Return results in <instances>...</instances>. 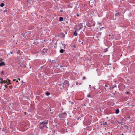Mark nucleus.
<instances>
[{
    "mask_svg": "<svg viewBox=\"0 0 135 135\" xmlns=\"http://www.w3.org/2000/svg\"><path fill=\"white\" fill-rule=\"evenodd\" d=\"M111 135H112V134H111Z\"/></svg>",
    "mask_w": 135,
    "mask_h": 135,
    "instance_id": "nucleus-54",
    "label": "nucleus"
},
{
    "mask_svg": "<svg viewBox=\"0 0 135 135\" xmlns=\"http://www.w3.org/2000/svg\"><path fill=\"white\" fill-rule=\"evenodd\" d=\"M9 88L10 89H11L12 88V86H9Z\"/></svg>",
    "mask_w": 135,
    "mask_h": 135,
    "instance_id": "nucleus-27",
    "label": "nucleus"
},
{
    "mask_svg": "<svg viewBox=\"0 0 135 135\" xmlns=\"http://www.w3.org/2000/svg\"><path fill=\"white\" fill-rule=\"evenodd\" d=\"M76 16H79V15L78 14H77L76 15Z\"/></svg>",
    "mask_w": 135,
    "mask_h": 135,
    "instance_id": "nucleus-36",
    "label": "nucleus"
},
{
    "mask_svg": "<svg viewBox=\"0 0 135 135\" xmlns=\"http://www.w3.org/2000/svg\"><path fill=\"white\" fill-rule=\"evenodd\" d=\"M20 52H21V51L20 50H19L17 52V53L18 54H21V53H20Z\"/></svg>",
    "mask_w": 135,
    "mask_h": 135,
    "instance_id": "nucleus-17",
    "label": "nucleus"
},
{
    "mask_svg": "<svg viewBox=\"0 0 135 135\" xmlns=\"http://www.w3.org/2000/svg\"><path fill=\"white\" fill-rule=\"evenodd\" d=\"M79 42H81V41H80V40H79Z\"/></svg>",
    "mask_w": 135,
    "mask_h": 135,
    "instance_id": "nucleus-40",
    "label": "nucleus"
},
{
    "mask_svg": "<svg viewBox=\"0 0 135 135\" xmlns=\"http://www.w3.org/2000/svg\"><path fill=\"white\" fill-rule=\"evenodd\" d=\"M60 35L61 36L60 37H64L65 36V34L62 33H60Z\"/></svg>",
    "mask_w": 135,
    "mask_h": 135,
    "instance_id": "nucleus-4",
    "label": "nucleus"
},
{
    "mask_svg": "<svg viewBox=\"0 0 135 135\" xmlns=\"http://www.w3.org/2000/svg\"><path fill=\"white\" fill-rule=\"evenodd\" d=\"M126 93L127 94H128L129 93V92H126Z\"/></svg>",
    "mask_w": 135,
    "mask_h": 135,
    "instance_id": "nucleus-25",
    "label": "nucleus"
},
{
    "mask_svg": "<svg viewBox=\"0 0 135 135\" xmlns=\"http://www.w3.org/2000/svg\"><path fill=\"white\" fill-rule=\"evenodd\" d=\"M18 80H20V78H18Z\"/></svg>",
    "mask_w": 135,
    "mask_h": 135,
    "instance_id": "nucleus-33",
    "label": "nucleus"
},
{
    "mask_svg": "<svg viewBox=\"0 0 135 135\" xmlns=\"http://www.w3.org/2000/svg\"><path fill=\"white\" fill-rule=\"evenodd\" d=\"M90 86H91V85H89V86H90Z\"/></svg>",
    "mask_w": 135,
    "mask_h": 135,
    "instance_id": "nucleus-51",
    "label": "nucleus"
},
{
    "mask_svg": "<svg viewBox=\"0 0 135 135\" xmlns=\"http://www.w3.org/2000/svg\"><path fill=\"white\" fill-rule=\"evenodd\" d=\"M121 135H124V134L123 133H122Z\"/></svg>",
    "mask_w": 135,
    "mask_h": 135,
    "instance_id": "nucleus-42",
    "label": "nucleus"
},
{
    "mask_svg": "<svg viewBox=\"0 0 135 135\" xmlns=\"http://www.w3.org/2000/svg\"><path fill=\"white\" fill-rule=\"evenodd\" d=\"M10 52L11 54H12V52L11 51Z\"/></svg>",
    "mask_w": 135,
    "mask_h": 135,
    "instance_id": "nucleus-38",
    "label": "nucleus"
},
{
    "mask_svg": "<svg viewBox=\"0 0 135 135\" xmlns=\"http://www.w3.org/2000/svg\"><path fill=\"white\" fill-rule=\"evenodd\" d=\"M15 37V36H13V37Z\"/></svg>",
    "mask_w": 135,
    "mask_h": 135,
    "instance_id": "nucleus-50",
    "label": "nucleus"
},
{
    "mask_svg": "<svg viewBox=\"0 0 135 135\" xmlns=\"http://www.w3.org/2000/svg\"><path fill=\"white\" fill-rule=\"evenodd\" d=\"M67 114L65 112L62 113L61 114H59V117L60 118H64L66 115Z\"/></svg>",
    "mask_w": 135,
    "mask_h": 135,
    "instance_id": "nucleus-2",
    "label": "nucleus"
},
{
    "mask_svg": "<svg viewBox=\"0 0 135 135\" xmlns=\"http://www.w3.org/2000/svg\"><path fill=\"white\" fill-rule=\"evenodd\" d=\"M48 120H45V121H42L40 122L39 124L38 127L40 129L42 130L45 127L47 128L48 127L46 126V125L48 123Z\"/></svg>",
    "mask_w": 135,
    "mask_h": 135,
    "instance_id": "nucleus-1",
    "label": "nucleus"
},
{
    "mask_svg": "<svg viewBox=\"0 0 135 135\" xmlns=\"http://www.w3.org/2000/svg\"><path fill=\"white\" fill-rule=\"evenodd\" d=\"M108 133L110 134V133L109 132Z\"/></svg>",
    "mask_w": 135,
    "mask_h": 135,
    "instance_id": "nucleus-49",
    "label": "nucleus"
},
{
    "mask_svg": "<svg viewBox=\"0 0 135 135\" xmlns=\"http://www.w3.org/2000/svg\"><path fill=\"white\" fill-rule=\"evenodd\" d=\"M16 82L17 83H18V81L17 80H16Z\"/></svg>",
    "mask_w": 135,
    "mask_h": 135,
    "instance_id": "nucleus-39",
    "label": "nucleus"
},
{
    "mask_svg": "<svg viewBox=\"0 0 135 135\" xmlns=\"http://www.w3.org/2000/svg\"><path fill=\"white\" fill-rule=\"evenodd\" d=\"M22 83H23V81H22Z\"/></svg>",
    "mask_w": 135,
    "mask_h": 135,
    "instance_id": "nucleus-43",
    "label": "nucleus"
},
{
    "mask_svg": "<svg viewBox=\"0 0 135 135\" xmlns=\"http://www.w3.org/2000/svg\"><path fill=\"white\" fill-rule=\"evenodd\" d=\"M78 84H79V83H78V82H76V85H78Z\"/></svg>",
    "mask_w": 135,
    "mask_h": 135,
    "instance_id": "nucleus-30",
    "label": "nucleus"
},
{
    "mask_svg": "<svg viewBox=\"0 0 135 135\" xmlns=\"http://www.w3.org/2000/svg\"><path fill=\"white\" fill-rule=\"evenodd\" d=\"M65 51V50H63V49H61L60 50V52L61 53H63L64 51Z\"/></svg>",
    "mask_w": 135,
    "mask_h": 135,
    "instance_id": "nucleus-9",
    "label": "nucleus"
},
{
    "mask_svg": "<svg viewBox=\"0 0 135 135\" xmlns=\"http://www.w3.org/2000/svg\"><path fill=\"white\" fill-rule=\"evenodd\" d=\"M4 86L5 87H6V88H7V85L6 84H5V85H4Z\"/></svg>",
    "mask_w": 135,
    "mask_h": 135,
    "instance_id": "nucleus-26",
    "label": "nucleus"
},
{
    "mask_svg": "<svg viewBox=\"0 0 135 135\" xmlns=\"http://www.w3.org/2000/svg\"><path fill=\"white\" fill-rule=\"evenodd\" d=\"M48 135H50V134H48Z\"/></svg>",
    "mask_w": 135,
    "mask_h": 135,
    "instance_id": "nucleus-55",
    "label": "nucleus"
},
{
    "mask_svg": "<svg viewBox=\"0 0 135 135\" xmlns=\"http://www.w3.org/2000/svg\"><path fill=\"white\" fill-rule=\"evenodd\" d=\"M62 67H63V66L62 65H60V68H62Z\"/></svg>",
    "mask_w": 135,
    "mask_h": 135,
    "instance_id": "nucleus-35",
    "label": "nucleus"
},
{
    "mask_svg": "<svg viewBox=\"0 0 135 135\" xmlns=\"http://www.w3.org/2000/svg\"><path fill=\"white\" fill-rule=\"evenodd\" d=\"M69 83L68 81H65L63 83L64 87H66L68 85Z\"/></svg>",
    "mask_w": 135,
    "mask_h": 135,
    "instance_id": "nucleus-3",
    "label": "nucleus"
},
{
    "mask_svg": "<svg viewBox=\"0 0 135 135\" xmlns=\"http://www.w3.org/2000/svg\"><path fill=\"white\" fill-rule=\"evenodd\" d=\"M4 5V4L3 3H2L0 5L1 7H3Z\"/></svg>",
    "mask_w": 135,
    "mask_h": 135,
    "instance_id": "nucleus-14",
    "label": "nucleus"
},
{
    "mask_svg": "<svg viewBox=\"0 0 135 135\" xmlns=\"http://www.w3.org/2000/svg\"><path fill=\"white\" fill-rule=\"evenodd\" d=\"M115 16H120V14L119 13H116L115 15Z\"/></svg>",
    "mask_w": 135,
    "mask_h": 135,
    "instance_id": "nucleus-7",
    "label": "nucleus"
},
{
    "mask_svg": "<svg viewBox=\"0 0 135 135\" xmlns=\"http://www.w3.org/2000/svg\"><path fill=\"white\" fill-rule=\"evenodd\" d=\"M79 85H81V83H79Z\"/></svg>",
    "mask_w": 135,
    "mask_h": 135,
    "instance_id": "nucleus-44",
    "label": "nucleus"
},
{
    "mask_svg": "<svg viewBox=\"0 0 135 135\" xmlns=\"http://www.w3.org/2000/svg\"><path fill=\"white\" fill-rule=\"evenodd\" d=\"M122 56V54H121V55H120V56Z\"/></svg>",
    "mask_w": 135,
    "mask_h": 135,
    "instance_id": "nucleus-48",
    "label": "nucleus"
},
{
    "mask_svg": "<svg viewBox=\"0 0 135 135\" xmlns=\"http://www.w3.org/2000/svg\"><path fill=\"white\" fill-rule=\"evenodd\" d=\"M60 11V12H63V11L62 10H61Z\"/></svg>",
    "mask_w": 135,
    "mask_h": 135,
    "instance_id": "nucleus-32",
    "label": "nucleus"
},
{
    "mask_svg": "<svg viewBox=\"0 0 135 135\" xmlns=\"http://www.w3.org/2000/svg\"><path fill=\"white\" fill-rule=\"evenodd\" d=\"M119 112V110L118 109H117L116 110L115 113L116 114H118Z\"/></svg>",
    "mask_w": 135,
    "mask_h": 135,
    "instance_id": "nucleus-11",
    "label": "nucleus"
},
{
    "mask_svg": "<svg viewBox=\"0 0 135 135\" xmlns=\"http://www.w3.org/2000/svg\"><path fill=\"white\" fill-rule=\"evenodd\" d=\"M0 79L1 81H3V78H1Z\"/></svg>",
    "mask_w": 135,
    "mask_h": 135,
    "instance_id": "nucleus-28",
    "label": "nucleus"
},
{
    "mask_svg": "<svg viewBox=\"0 0 135 135\" xmlns=\"http://www.w3.org/2000/svg\"><path fill=\"white\" fill-rule=\"evenodd\" d=\"M79 29H81L83 27V25H82V24L81 23V24L80 25H79Z\"/></svg>",
    "mask_w": 135,
    "mask_h": 135,
    "instance_id": "nucleus-12",
    "label": "nucleus"
},
{
    "mask_svg": "<svg viewBox=\"0 0 135 135\" xmlns=\"http://www.w3.org/2000/svg\"><path fill=\"white\" fill-rule=\"evenodd\" d=\"M100 124V125H103V124H102V123H101Z\"/></svg>",
    "mask_w": 135,
    "mask_h": 135,
    "instance_id": "nucleus-37",
    "label": "nucleus"
},
{
    "mask_svg": "<svg viewBox=\"0 0 135 135\" xmlns=\"http://www.w3.org/2000/svg\"><path fill=\"white\" fill-rule=\"evenodd\" d=\"M130 117H128V118H130Z\"/></svg>",
    "mask_w": 135,
    "mask_h": 135,
    "instance_id": "nucleus-53",
    "label": "nucleus"
},
{
    "mask_svg": "<svg viewBox=\"0 0 135 135\" xmlns=\"http://www.w3.org/2000/svg\"><path fill=\"white\" fill-rule=\"evenodd\" d=\"M87 97H88L89 98H90V97L92 98V96H91V95L90 94H88V95H87Z\"/></svg>",
    "mask_w": 135,
    "mask_h": 135,
    "instance_id": "nucleus-10",
    "label": "nucleus"
},
{
    "mask_svg": "<svg viewBox=\"0 0 135 135\" xmlns=\"http://www.w3.org/2000/svg\"><path fill=\"white\" fill-rule=\"evenodd\" d=\"M108 87V86L106 85L104 87V88H105V90H108V89H107L106 88Z\"/></svg>",
    "mask_w": 135,
    "mask_h": 135,
    "instance_id": "nucleus-15",
    "label": "nucleus"
},
{
    "mask_svg": "<svg viewBox=\"0 0 135 135\" xmlns=\"http://www.w3.org/2000/svg\"><path fill=\"white\" fill-rule=\"evenodd\" d=\"M7 10H5L3 11V12H7Z\"/></svg>",
    "mask_w": 135,
    "mask_h": 135,
    "instance_id": "nucleus-24",
    "label": "nucleus"
},
{
    "mask_svg": "<svg viewBox=\"0 0 135 135\" xmlns=\"http://www.w3.org/2000/svg\"><path fill=\"white\" fill-rule=\"evenodd\" d=\"M5 65L4 62H2L0 63V66H2Z\"/></svg>",
    "mask_w": 135,
    "mask_h": 135,
    "instance_id": "nucleus-5",
    "label": "nucleus"
},
{
    "mask_svg": "<svg viewBox=\"0 0 135 135\" xmlns=\"http://www.w3.org/2000/svg\"><path fill=\"white\" fill-rule=\"evenodd\" d=\"M85 79V77H83V79L84 80Z\"/></svg>",
    "mask_w": 135,
    "mask_h": 135,
    "instance_id": "nucleus-23",
    "label": "nucleus"
},
{
    "mask_svg": "<svg viewBox=\"0 0 135 135\" xmlns=\"http://www.w3.org/2000/svg\"><path fill=\"white\" fill-rule=\"evenodd\" d=\"M71 104L72 105H73V104H74V103L73 102H72L71 103Z\"/></svg>",
    "mask_w": 135,
    "mask_h": 135,
    "instance_id": "nucleus-31",
    "label": "nucleus"
},
{
    "mask_svg": "<svg viewBox=\"0 0 135 135\" xmlns=\"http://www.w3.org/2000/svg\"><path fill=\"white\" fill-rule=\"evenodd\" d=\"M3 83V81H1L0 82V83L1 84H2Z\"/></svg>",
    "mask_w": 135,
    "mask_h": 135,
    "instance_id": "nucleus-20",
    "label": "nucleus"
},
{
    "mask_svg": "<svg viewBox=\"0 0 135 135\" xmlns=\"http://www.w3.org/2000/svg\"><path fill=\"white\" fill-rule=\"evenodd\" d=\"M21 35H22V36H24V35H25V34H24V33H21Z\"/></svg>",
    "mask_w": 135,
    "mask_h": 135,
    "instance_id": "nucleus-22",
    "label": "nucleus"
},
{
    "mask_svg": "<svg viewBox=\"0 0 135 135\" xmlns=\"http://www.w3.org/2000/svg\"><path fill=\"white\" fill-rule=\"evenodd\" d=\"M4 72L3 71H2L1 73V74L2 75H3L4 74Z\"/></svg>",
    "mask_w": 135,
    "mask_h": 135,
    "instance_id": "nucleus-18",
    "label": "nucleus"
},
{
    "mask_svg": "<svg viewBox=\"0 0 135 135\" xmlns=\"http://www.w3.org/2000/svg\"><path fill=\"white\" fill-rule=\"evenodd\" d=\"M102 124H103V125H107V124L106 122H105L103 123Z\"/></svg>",
    "mask_w": 135,
    "mask_h": 135,
    "instance_id": "nucleus-16",
    "label": "nucleus"
},
{
    "mask_svg": "<svg viewBox=\"0 0 135 135\" xmlns=\"http://www.w3.org/2000/svg\"><path fill=\"white\" fill-rule=\"evenodd\" d=\"M25 114H26V113L25 112Z\"/></svg>",
    "mask_w": 135,
    "mask_h": 135,
    "instance_id": "nucleus-47",
    "label": "nucleus"
},
{
    "mask_svg": "<svg viewBox=\"0 0 135 135\" xmlns=\"http://www.w3.org/2000/svg\"><path fill=\"white\" fill-rule=\"evenodd\" d=\"M130 117H128V118H130Z\"/></svg>",
    "mask_w": 135,
    "mask_h": 135,
    "instance_id": "nucleus-52",
    "label": "nucleus"
},
{
    "mask_svg": "<svg viewBox=\"0 0 135 135\" xmlns=\"http://www.w3.org/2000/svg\"><path fill=\"white\" fill-rule=\"evenodd\" d=\"M7 80H8V82L9 83V84H11V80H9V79H7Z\"/></svg>",
    "mask_w": 135,
    "mask_h": 135,
    "instance_id": "nucleus-19",
    "label": "nucleus"
},
{
    "mask_svg": "<svg viewBox=\"0 0 135 135\" xmlns=\"http://www.w3.org/2000/svg\"><path fill=\"white\" fill-rule=\"evenodd\" d=\"M3 81V82L4 83H7V81H5L4 80Z\"/></svg>",
    "mask_w": 135,
    "mask_h": 135,
    "instance_id": "nucleus-21",
    "label": "nucleus"
},
{
    "mask_svg": "<svg viewBox=\"0 0 135 135\" xmlns=\"http://www.w3.org/2000/svg\"><path fill=\"white\" fill-rule=\"evenodd\" d=\"M45 94L47 95V96H49V95H50V93L47 92L45 93Z\"/></svg>",
    "mask_w": 135,
    "mask_h": 135,
    "instance_id": "nucleus-13",
    "label": "nucleus"
},
{
    "mask_svg": "<svg viewBox=\"0 0 135 135\" xmlns=\"http://www.w3.org/2000/svg\"><path fill=\"white\" fill-rule=\"evenodd\" d=\"M64 45H64V46H65L64 45Z\"/></svg>",
    "mask_w": 135,
    "mask_h": 135,
    "instance_id": "nucleus-45",
    "label": "nucleus"
},
{
    "mask_svg": "<svg viewBox=\"0 0 135 135\" xmlns=\"http://www.w3.org/2000/svg\"><path fill=\"white\" fill-rule=\"evenodd\" d=\"M63 18L62 17H60L59 18V21H62L63 20Z\"/></svg>",
    "mask_w": 135,
    "mask_h": 135,
    "instance_id": "nucleus-6",
    "label": "nucleus"
},
{
    "mask_svg": "<svg viewBox=\"0 0 135 135\" xmlns=\"http://www.w3.org/2000/svg\"><path fill=\"white\" fill-rule=\"evenodd\" d=\"M3 60V59H0V61L1 62H2V61Z\"/></svg>",
    "mask_w": 135,
    "mask_h": 135,
    "instance_id": "nucleus-29",
    "label": "nucleus"
},
{
    "mask_svg": "<svg viewBox=\"0 0 135 135\" xmlns=\"http://www.w3.org/2000/svg\"><path fill=\"white\" fill-rule=\"evenodd\" d=\"M81 44L83 45V42H82L81 43Z\"/></svg>",
    "mask_w": 135,
    "mask_h": 135,
    "instance_id": "nucleus-41",
    "label": "nucleus"
},
{
    "mask_svg": "<svg viewBox=\"0 0 135 135\" xmlns=\"http://www.w3.org/2000/svg\"><path fill=\"white\" fill-rule=\"evenodd\" d=\"M76 28H75V32L74 33V35L75 36H76L77 35V33L76 32Z\"/></svg>",
    "mask_w": 135,
    "mask_h": 135,
    "instance_id": "nucleus-8",
    "label": "nucleus"
},
{
    "mask_svg": "<svg viewBox=\"0 0 135 135\" xmlns=\"http://www.w3.org/2000/svg\"><path fill=\"white\" fill-rule=\"evenodd\" d=\"M16 79H13V81H16Z\"/></svg>",
    "mask_w": 135,
    "mask_h": 135,
    "instance_id": "nucleus-34",
    "label": "nucleus"
},
{
    "mask_svg": "<svg viewBox=\"0 0 135 135\" xmlns=\"http://www.w3.org/2000/svg\"><path fill=\"white\" fill-rule=\"evenodd\" d=\"M109 36H111V35H109Z\"/></svg>",
    "mask_w": 135,
    "mask_h": 135,
    "instance_id": "nucleus-46",
    "label": "nucleus"
}]
</instances>
